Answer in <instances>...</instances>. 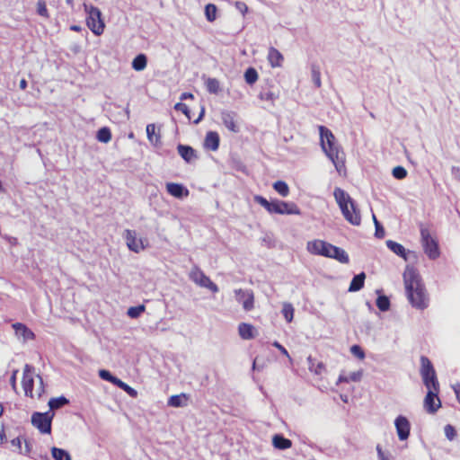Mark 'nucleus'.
<instances>
[{"label": "nucleus", "mask_w": 460, "mask_h": 460, "mask_svg": "<svg viewBox=\"0 0 460 460\" xmlns=\"http://www.w3.org/2000/svg\"><path fill=\"white\" fill-rule=\"evenodd\" d=\"M403 281L411 305L419 309L427 307L425 289L418 271L414 268L407 266L403 272Z\"/></svg>", "instance_id": "f257e3e1"}, {"label": "nucleus", "mask_w": 460, "mask_h": 460, "mask_svg": "<svg viewBox=\"0 0 460 460\" xmlns=\"http://www.w3.org/2000/svg\"><path fill=\"white\" fill-rule=\"evenodd\" d=\"M320 142L323 151L341 172L345 168L344 154L336 142L332 132L324 126H319Z\"/></svg>", "instance_id": "f03ea898"}, {"label": "nucleus", "mask_w": 460, "mask_h": 460, "mask_svg": "<svg viewBox=\"0 0 460 460\" xmlns=\"http://www.w3.org/2000/svg\"><path fill=\"white\" fill-rule=\"evenodd\" d=\"M307 251L315 255L337 260L341 263H349L348 253L341 248L323 240H314L307 243Z\"/></svg>", "instance_id": "7ed1b4c3"}, {"label": "nucleus", "mask_w": 460, "mask_h": 460, "mask_svg": "<svg viewBox=\"0 0 460 460\" xmlns=\"http://www.w3.org/2000/svg\"><path fill=\"white\" fill-rule=\"evenodd\" d=\"M333 195L345 219L353 226L360 225L359 211L349 195L341 188H336Z\"/></svg>", "instance_id": "20e7f679"}, {"label": "nucleus", "mask_w": 460, "mask_h": 460, "mask_svg": "<svg viewBox=\"0 0 460 460\" xmlns=\"http://www.w3.org/2000/svg\"><path fill=\"white\" fill-rule=\"evenodd\" d=\"M88 16L86 23L88 28L97 36L101 35L104 30V22L102 19V13L99 8L91 5L89 8L86 6Z\"/></svg>", "instance_id": "39448f33"}, {"label": "nucleus", "mask_w": 460, "mask_h": 460, "mask_svg": "<svg viewBox=\"0 0 460 460\" xmlns=\"http://www.w3.org/2000/svg\"><path fill=\"white\" fill-rule=\"evenodd\" d=\"M420 375L426 387L433 386L436 390L438 387V381L436 376L431 361L425 356L420 357Z\"/></svg>", "instance_id": "423d86ee"}, {"label": "nucleus", "mask_w": 460, "mask_h": 460, "mask_svg": "<svg viewBox=\"0 0 460 460\" xmlns=\"http://www.w3.org/2000/svg\"><path fill=\"white\" fill-rule=\"evenodd\" d=\"M54 412L49 411L46 412H33L31 415V424L37 428L40 433L50 434L51 422Z\"/></svg>", "instance_id": "0eeeda50"}, {"label": "nucleus", "mask_w": 460, "mask_h": 460, "mask_svg": "<svg viewBox=\"0 0 460 460\" xmlns=\"http://www.w3.org/2000/svg\"><path fill=\"white\" fill-rule=\"evenodd\" d=\"M189 276L198 286L206 288L213 293L218 292V287L198 266H193Z\"/></svg>", "instance_id": "6e6552de"}, {"label": "nucleus", "mask_w": 460, "mask_h": 460, "mask_svg": "<svg viewBox=\"0 0 460 460\" xmlns=\"http://www.w3.org/2000/svg\"><path fill=\"white\" fill-rule=\"evenodd\" d=\"M421 243L425 253L430 260H435L439 256L438 243L431 237L427 228L420 229Z\"/></svg>", "instance_id": "1a4fd4ad"}, {"label": "nucleus", "mask_w": 460, "mask_h": 460, "mask_svg": "<svg viewBox=\"0 0 460 460\" xmlns=\"http://www.w3.org/2000/svg\"><path fill=\"white\" fill-rule=\"evenodd\" d=\"M428 388V393L424 399V407L429 413H435L441 405L440 400L438 397L439 386L435 390L431 385Z\"/></svg>", "instance_id": "9d476101"}, {"label": "nucleus", "mask_w": 460, "mask_h": 460, "mask_svg": "<svg viewBox=\"0 0 460 460\" xmlns=\"http://www.w3.org/2000/svg\"><path fill=\"white\" fill-rule=\"evenodd\" d=\"M235 299L243 305L244 311L249 312L254 307V296L251 289H235Z\"/></svg>", "instance_id": "9b49d317"}, {"label": "nucleus", "mask_w": 460, "mask_h": 460, "mask_svg": "<svg viewBox=\"0 0 460 460\" xmlns=\"http://www.w3.org/2000/svg\"><path fill=\"white\" fill-rule=\"evenodd\" d=\"M274 214L279 215H300L299 208L294 202L274 199Z\"/></svg>", "instance_id": "f8f14e48"}, {"label": "nucleus", "mask_w": 460, "mask_h": 460, "mask_svg": "<svg viewBox=\"0 0 460 460\" xmlns=\"http://www.w3.org/2000/svg\"><path fill=\"white\" fill-rule=\"evenodd\" d=\"M34 367L26 364L23 369L22 387L26 396L33 397V379Z\"/></svg>", "instance_id": "ddd939ff"}, {"label": "nucleus", "mask_w": 460, "mask_h": 460, "mask_svg": "<svg viewBox=\"0 0 460 460\" xmlns=\"http://www.w3.org/2000/svg\"><path fill=\"white\" fill-rule=\"evenodd\" d=\"M394 426L400 440H406L410 436L411 424L408 419L402 415L398 416L394 420Z\"/></svg>", "instance_id": "4468645a"}, {"label": "nucleus", "mask_w": 460, "mask_h": 460, "mask_svg": "<svg viewBox=\"0 0 460 460\" xmlns=\"http://www.w3.org/2000/svg\"><path fill=\"white\" fill-rule=\"evenodd\" d=\"M125 238L127 245L130 251L139 252L145 249L142 240L137 238L135 231L127 229L125 231Z\"/></svg>", "instance_id": "2eb2a0df"}, {"label": "nucleus", "mask_w": 460, "mask_h": 460, "mask_svg": "<svg viewBox=\"0 0 460 460\" xmlns=\"http://www.w3.org/2000/svg\"><path fill=\"white\" fill-rule=\"evenodd\" d=\"M237 114L234 111H223L221 119L225 127L232 132H238L239 127L236 124Z\"/></svg>", "instance_id": "dca6fc26"}, {"label": "nucleus", "mask_w": 460, "mask_h": 460, "mask_svg": "<svg viewBox=\"0 0 460 460\" xmlns=\"http://www.w3.org/2000/svg\"><path fill=\"white\" fill-rule=\"evenodd\" d=\"M178 154L187 163L192 164L198 159L197 152L190 146L179 144L177 146Z\"/></svg>", "instance_id": "f3484780"}, {"label": "nucleus", "mask_w": 460, "mask_h": 460, "mask_svg": "<svg viewBox=\"0 0 460 460\" xmlns=\"http://www.w3.org/2000/svg\"><path fill=\"white\" fill-rule=\"evenodd\" d=\"M219 135L216 131H208L205 137L204 146L205 148L217 151L219 147Z\"/></svg>", "instance_id": "a211bd4d"}, {"label": "nucleus", "mask_w": 460, "mask_h": 460, "mask_svg": "<svg viewBox=\"0 0 460 460\" xmlns=\"http://www.w3.org/2000/svg\"><path fill=\"white\" fill-rule=\"evenodd\" d=\"M166 190L170 195L178 199L189 195V190L180 183L169 182L166 184Z\"/></svg>", "instance_id": "6ab92c4d"}, {"label": "nucleus", "mask_w": 460, "mask_h": 460, "mask_svg": "<svg viewBox=\"0 0 460 460\" xmlns=\"http://www.w3.org/2000/svg\"><path fill=\"white\" fill-rule=\"evenodd\" d=\"M272 445L279 450H286L292 447V441L285 438L282 434H275L272 437Z\"/></svg>", "instance_id": "aec40b11"}, {"label": "nucleus", "mask_w": 460, "mask_h": 460, "mask_svg": "<svg viewBox=\"0 0 460 460\" xmlns=\"http://www.w3.org/2000/svg\"><path fill=\"white\" fill-rule=\"evenodd\" d=\"M283 55L275 48L269 49L268 60L272 67H280L282 66Z\"/></svg>", "instance_id": "412c9836"}, {"label": "nucleus", "mask_w": 460, "mask_h": 460, "mask_svg": "<svg viewBox=\"0 0 460 460\" xmlns=\"http://www.w3.org/2000/svg\"><path fill=\"white\" fill-rule=\"evenodd\" d=\"M13 328L14 329L16 335L22 337L24 341L34 339V333L23 323H13Z\"/></svg>", "instance_id": "4be33fe9"}, {"label": "nucleus", "mask_w": 460, "mask_h": 460, "mask_svg": "<svg viewBox=\"0 0 460 460\" xmlns=\"http://www.w3.org/2000/svg\"><path fill=\"white\" fill-rule=\"evenodd\" d=\"M365 279L366 274L364 272H360L359 274L355 275L349 284V291H359L364 287Z\"/></svg>", "instance_id": "5701e85b"}, {"label": "nucleus", "mask_w": 460, "mask_h": 460, "mask_svg": "<svg viewBox=\"0 0 460 460\" xmlns=\"http://www.w3.org/2000/svg\"><path fill=\"white\" fill-rule=\"evenodd\" d=\"M254 327L250 323H242L238 326V333L243 340H251L254 337Z\"/></svg>", "instance_id": "b1692460"}, {"label": "nucleus", "mask_w": 460, "mask_h": 460, "mask_svg": "<svg viewBox=\"0 0 460 460\" xmlns=\"http://www.w3.org/2000/svg\"><path fill=\"white\" fill-rule=\"evenodd\" d=\"M385 243L393 252L407 261V252L401 243L392 240H387Z\"/></svg>", "instance_id": "393cba45"}, {"label": "nucleus", "mask_w": 460, "mask_h": 460, "mask_svg": "<svg viewBox=\"0 0 460 460\" xmlns=\"http://www.w3.org/2000/svg\"><path fill=\"white\" fill-rule=\"evenodd\" d=\"M147 65V58L145 54L140 53L137 55L132 60V68L136 71H143Z\"/></svg>", "instance_id": "a878e982"}, {"label": "nucleus", "mask_w": 460, "mask_h": 460, "mask_svg": "<svg viewBox=\"0 0 460 460\" xmlns=\"http://www.w3.org/2000/svg\"><path fill=\"white\" fill-rule=\"evenodd\" d=\"M188 397L185 394L172 395L168 400V405L171 407H182L187 404Z\"/></svg>", "instance_id": "bb28decb"}, {"label": "nucleus", "mask_w": 460, "mask_h": 460, "mask_svg": "<svg viewBox=\"0 0 460 460\" xmlns=\"http://www.w3.org/2000/svg\"><path fill=\"white\" fill-rule=\"evenodd\" d=\"M68 403H69V400L66 397H65L64 395H61L59 397L51 398L49 401L48 404L50 409L49 411H51L53 410H58Z\"/></svg>", "instance_id": "cd10ccee"}, {"label": "nucleus", "mask_w": 460, "mask_h": 460, "mask_svg": "<svg viewBox=\"0 0 460 460\" xmlns=\"http://www.w3.org/2000/svg\"><path fill=\"white\" fill-rule=\"evenodd\" d=\"M254 201L263 207L270 214H274V199L269 201L266 198L256 195L254 196Z\"/></svg>", "instance_id": "c85d7f7f"}, {"label": "nucleus", "mask_w": 460, "mask_h": 460, "mask_svg": "<svg viewBox=\"0 0 460 460\" xmlns=\"http://www.w3.org/2000/svg\"><path fill=\"white\" fill-rule=\"evenodd\" d=\"M254 201L263 207L270 214H274V199L269 201L266 198L256 195L254 196Z\"/></svg>", "instance_id": "c756f323"}, {"label": "nucleus", "mask_w": 460, "mask_h": 460, "mask_svg": "<svg viewBox=\"0 0 460 460\" xmlns=\"http://www.w3.org/2000/svg\"><path fill=\"white\" fill-rule=\"evenodd\" d=\"M51 455L55 460H71V456L66 450L56 447L51 448Z\"/></svg>", "instance_id": "7c9ffc66"}, {"label": "nucleus", "mask_w": 460, "mask_h": 460, "mask_svg": "<svg viewBox=\"0 0 460 460\" xmlns=\"http://www.w3.org/2000/svg\"><path fill=\"white\" fill-rule=\"evenodd\" d=\"M311 77L315 87L320 88L322 85L321 71L319 66L316 64L311 65Z\"/></svg>", "instance_id": "2f4dec72"}, {"label": "nucleus", "mask_w": 460, "mask_h": 460, "mask_svg": "<svg viewBox=\"0 0 460 460\" xmlns=\"http://www.w3.org/2000/svg\"><path fill=\"white\" fill-rule=\"evenodd\" d=\"M96 138L102 143H108L111 139V132L109 128L103 127L97 131Z\"/></svg>", "instance_id": "473e14b6"}, {"label": "nucleus", "mask_w": 460, "mask_h": 460, "mask_svg": "<svg viewBox=\"0 0 460 460\" xmlns=\"http://www.w3.org/2000/svg\"><path fill=\"white\" fill-rule=\"evenodd\" d=\"M273 189L282 197H287L289 194V187L283 181L274 182Z\"/></svg>", "instance_id": "72a5a7b5"}, {"label": "nucleus", "mask_w": 460, "mask_h": 460, "mask_svg": "<svg viewBox=\"0 0 460 460\" xmlns=\"http://www.w3.org/2000/svg\"><path fill=\"white\" fill-rule=\"evenodd\" d=\"M244 80L248 84H253L258 80V72L253 67H248L244 72Z\"/></svg>", "instance_id": "f704fd0d"}, {"label": "nucleus", "mask_w": 460, "mask_h": 460, "mask_svg": "<svg viewBox=\"0 0 460 460\" xmlns=\"http://www.w3.org/2000/svg\"><path fill=\"white\" fill-rule=\"evenodd\" d=\"M206 87L208 93L217 94L220 90L219 81L216 78H208Z\"/></svg>", "instance_id": "c9c22d12"}, {"label": "nucleus", "mask_w": 460, "mask_h": 460, "mask_svg": "<svg viewBox=\"0 0 460 460\" xmlns=\"http://www.w3.org/2000/svg\"><path fill=\"white\" fill-rule=\"evenodd\" d=\"M376 306L382 312H386L390 308V300L386 296L380 295L376 298Z\"/></svg>", "instance_id": "e433bc0d"}, {"label": "nucleus", "mask_w": 460, "mask_h": 460, "mask_svg": "<svg viewBox=\"0 0 460 460\" xmlns=\"http://www.w3.org/2000/svg\"><path fill=\"white\" fill-rule=\"evenodd\" d=\"M114 385L125 391L131 397H136L137 395V392L129 386L128 384L118 378L114 384Z\"/></svg>", "instance_id": "4c0bfd02"}, {"label": "nucleus", "mask_w": 460, "mask_h": 460, "mask_svg": "<svg viewBox=\"0 0 460 460\" xmlns=\"http://www.w3.org/2000/svg\"><path fill=\"white\" fill-rule=\"evenodd\" d=\"M217 8L214 4H208L205 6V15L208 22H214L217 18Z\"/></svg>", "instance_id": "58836bf2"}, {"label": "nucleus", "mask_w": 460, "mask_h": 460, "mask_svg": "<svg viewBox=\"0 0 460 460\" xmlns=\"http://www.w3.org/2000/svg\"><path fill=\"white\" fill-rule=\"evenodd\" d=\"M282 314L288 323L292 322L294 317V307L289 303H285L282 308Z\"/></svg>", "instance_id": "ea45409f"}, {"label": "nucleus", "mask_w": 460, "mask_h": 460, "mask_svg": "<svg viewBox=\"0 0 460 460\" xmlns=\"http://www.w3.org/2000/svg\"><path fill=\"white\" fill-rule=\"evenodd\" d=\"M147 138L151 143H157L160 140V136L155 134V124H148L146 126Z\"/></svg>", "instance_id": "a19ab883"}, {"label": "nucleus", "mask_w": 460, "mask_h": 460, "mask_svg": "<svg viewBox=\"0 0 460 460\" xmlns=\"http://www.w3.org/2000/svg\"><path fill=\"white\" fill-rule=\"evenodd\" d=\"M146 310V307L144 305H138L137 306H131L128 309V315L130 317V318H137L138 316H140V314L145 312Z\"/></svg>", "instance_id": "79ce46f5"}, {"label": "nucleus", "mask_w": 460, "mask_h": 460, "mask_svg": "<svg viewBox=\"0 0 460 460\" xmlns=\"http://www.w3.org/2000/svg\"><path fill=\"white\" fill-rule=\"evenodd\" d=\"M99 376L105 381H108L111 383L112 385L115 384L116 380L118 379L117 376H113L109 370L106 369H101L99 371Z\"/></svg>", "instance_id": "37998d69"}, {"label": "nucleus", "mask_w": 460, "mask_h": 460, "mask_svg": "<svg viewBox=\"0 0 460 460\" xmlns=\"http://www.w3.org/2000/svg\"><path fill=\"white\" fill-rule=\"evenodd\" d=\"M373 220H374V224H375V228H376V232H375V236L376 238H383L385 236V229L383 227V226L381 225V223L376 219V216L373 215Z\"/></svg>", "instance_id": "c03bdc74"}, {"label": "nucleus", "mask_w": 460, "mask_h": 460, "mask_svg": "<svg viewBox=\"0 0 460 460\" xmlns=\"http://www.w3.org/2000/svg\"><path fill=\"white\" fill-rule=\"evenodd\" d=\"M393 176L397 180H402L407 176V171L402 166H396L393 169Z\"/></svg>", "instance_id": "a18cd8bd"}, {"label": "nucleus", "mask_w": 460, "mask_h": 460, "mask_svg": "<svg viewBox=\"0 0 460 460\" xmlns=\"http://www.w3.org/2000/svg\"><path fill=\"white\" fill-rule=\"evenodd\" d=\"M350 352L353 356H355L356 358H358L359 359L365 358V352L359 345H357V344L352 345L350 347Z\"/></svg>", "instance_id": "49530a36"}, {"label": "nucleus", "mask_w": 460, "mask_h": 460, "mask_svg": "<svg viewBox=\"0 0 460 460\" xmlns=\"http://www.w3.org/2000/svg\"><path fill=\"white\" fill-rule=\"evenodd\" d=\"M37 13L42 17H49V12L44 1H39L37 4Z\"/></svg>", "instance_id": "de8ad7c7"}, {"label": "nucleus", "mask_w": 460, "mask_h": 460, "mask_svg": "<svg viewBox=\"0 0 460 460\" xmlns=\"http://www.w3.org/2000/svg\"><path fill=\"white\" fill-rule=\"evenodd\" d=\"M174 110H176L178 111H181L189 119H190V111L185 103L177 102L174 105Z\"/></svg>", "instance_id": "09e8293b"}, {"label": "nucleus", "mask_w": 460, "mask_h": 460, "mask_svg": "<svg viewBox=\"0 0 460 460\" xmlns=\"http://www.w3.org/2000/svg\"><path fill=\"white\" fill-rule=\"evenodd\" d=\"M362 371L351 372L347 376L349 382H359L362 378Z\"/></svg>", "instance_id": "8fccbe9b"}, {"label": "nucleus", "mask_w": 460, "mask_h": 460, "mask_svg": "<svg viewBox=\"0 0 460 460\" xmlns=\"http://www.w3.org/2000/svg\"><path fill=\"white\" fill-rule=\"evenodd\" d=\"M262 101L273 102L276 99V95L272 92H261L259 95Z\"/></svg>", "instance_id": "3c124183"}, {"label": "nucleus", "mask_w": 460, "mask_h": 460, "mask_svg": "<svg viewBox=\"0 0 460 460\" xmlns=\"http://www.w3.org/2000/svg\"><path fill=\"white\" fill-rule=\"evenodd\" d=\"M445 434L448 439H453L456 434L455 429L451 425H447L445 427Z\"/></svg>", "instance_id": "603ef678"}, {"label": "nucleus", "mask_w": 460, "mask_h": 460, "mask_svg": "<svg viewBox=\"0 0 460 460\" xmlns=\"http://www.w3.org/2000/svg\"><path fill=\"white\" fill-rule=\"evenodd\" d=\"M236 9L243 14H244L248 11V7L245 3L237 1L235 2Z\"/></svg>", "instance_id": "864d4df0"}, {"label": "nucleus", "mask_w": 460, "mask_h": 460, "mask_svg": "<svg viewBox=\"0 0 460 460\" xmlns=\"http://www.w3.org/2000/svg\"><path fill=\"white\" fill-rule=\"evenodd\" d=\"M11 445L16 448L18 452H22V441L19 438H15L12 439Z\"/></svg>", "instance_id": "5fc2aeb1"}, {"label": "nucleus", "mask_w": 460, "mask_h": 460, "mask_svg": "<svg viewBox=\"0 0 460 460\" xmlns=\"http://www.w3.org/2000/svg\"><path fill=\"white\" fill-rule=\"evenodd\" d=\"M273 346L277 348L283 355H285L288 358H290L288 350L279 342L274 341Z\"/></svg>", "instance_id": "6e6d98bb"}, {"label": "nucleus", "mask_w": 460, "mask_h": 460, "mask_svg": "<svg viewBox=\"0 0 460 460\" xmlns=\"http://www.w3.org/2000/svg\"><path fill=\"white\" fill-rule=\"evenodd\" d=\"M18 370L15 369L13 371V374L10 377V384L13 390H16V376H17Z\"/></svg>", "instance_id": "4d7b16f0"}, {"label": "nucleus", "mask_w": 460, "mask_h": 460, "mask_svg": "<svg viewBox=\"0 0 460 460\" xmlns=\"http://www.w3.org/2000/svg\"><path fill=\"white\" fill-rule=\"evenodd\" d=\"M37 378L39 379L40 385L38 387V395L39 397L44 393V384L43 379L40 375H37Z\"/></svg>", "instance_id": "13d9d810"}, {"label": "nucleus", "mask_w": 460, "mask_h": 460, "mask_svg": "<svg viewBox=\"0 0 460 460\" xmlns=\"http://www.w3.org/2000/svg\"><path fill=\"white\" fill-rule=\"evenodd\" d=\"M376 451H377L379 460H388L387 457L384 455V453L379 446L376 447Z\"/></svg>", "instance_id": "bf43d9fd"}, {"label": "nucleus", "mask_w": 460, "mask_h": 460, "mask_svg": "<svg viewBox=\"0 0 460 460\" xmlns=\"http://www.w3.org/2000/svg\"><path fill=\"white\" fill-rule=\"evenodd\" d=\"M452 173L456 179L460 180V167H452Z\"/></svg>", "instance_id": "052dcab7"}, {"label": "nucleus", "mask_w": 460, "mask_h": 460, "mask_svg": "<svg viewBox=\"0 0 460 460\" xmlns=\"http://www.w3.org/2000/svg\"><path fill=\"white\" fill-rule=\"evenodd\" d=\"M192 98H193V94L190 93H182L180 97L181 101H184L187 99H192Z\"/></svg>", "instance_id": "680f3d73"}, {"label": "nucleus", "mask_w": 460, "mask_h": 460, "mask_svg": "<svg viewBox=\"0 0 460 460\" xmlns=\"http://www.w3.org/2000/svg\"><path fill=\"white\" fill-rule=\"evenodd\" d=\"M19 86L22 90H24L27 87V81L25 79H22L20 81Z\"/></svg>", "instance_id": "e2e57ef3"}, {"label": "nucleus", "mask_w": 460, "mask_h": 460, "mask_svg": "<svg viewBox=\"0 0 460 460\" xmlns=\"http://www.w3.org/2000/svg\"><path fill=\"white\" fill-rule=\"evenodd\" d=\"M70 30L74 31H80L82 30V27L79 25L74 24V25L70 26Z\"/></svg>", "instance_id": "0e129e2a"}, {"label": "nucleus", "mask_w": 460, "mask_h": 460, "mask_svg": "<svg viewBox=\"0 0 460 460\" xmlns=\"http://www.w3.org/2000/svg\"><path fill=\"white\" fill-rule=\"evenodd\" d=\"M338 382H339V383H341V382L349 383V380L347 379V376H342V375H341V376H339Z\"/></svg>", "instance_id": "69168bd1"}, {"label": "nucleus", "mask_w": 460, "mask_h": 460, "mask_svg": "<svg viewBox=\"0 0 460 460\" xmlns=\"http://www.w3.org/2000/svg\"><path fill=\"white\" fill-rule=\"evenodd\" d=\"M203 115H204V109L201 110V112H200L199 118L194 121V123H199L200 121V119H202Z\"/></svg>", "instance_id": "338daca9"}, {"label": "nucleus", "mask_w": 460, "mask_h": 460, "mask_svg": "<svg viewBox=\"0 0 460 460\" xmlns=\"http://www.w3.org/2000/svg\"><path fill=\"white\" fill-rule=\"evenodd\" d=\"M3 411H4V407H3V405L0 403V416L3 414Z\"/></svg>", "instance_id": "774afa93"}]
</instances>
